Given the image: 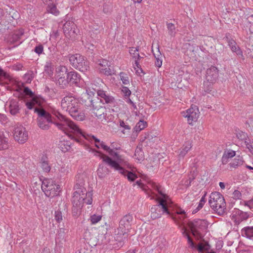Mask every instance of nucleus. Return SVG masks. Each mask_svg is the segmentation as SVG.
<instances>
[{
  "mask_svg": "<svg viewBox=\"0 0 253 253\" xmlns=\"http://www.w3.org/2000/svg\"><path fill=\"white\" fill-rule=\"evenodd\" d=\"M108 172L109 170L107 168H104L102 164L99 165V168L97 169V174L99 177H104L107 174H108Z\"/></svg>",
  "mask_w": 253,
  "mask_h": 253,
  "instance_id": "f704fd0d",
  "label": "nucleus"
},
{
  "mask_svg": "<svg viewBox=\"0 0 253 253\" xmlns=\"http://www.w3.org/2000/svg\"><path fill=\"white\" fill-rule=\"evenodd\" d=\"M9 107V111H18L19 109L17 102L15 100H11L9 102H7Z\"/></svg>",
  "mask_w": 253,
  "mask_h": 253,
  "instance_id": "79ce46f5",
  "label": "nucleus"
},
{
  "mask_svg": "<svg viewBox=\"0 0 253 253\" xmlns=\"http://www.w3.org/2000/svg\"><path fill=\"white\" fill-rule=\"evenodd\" d=\"M167 25L169 34L172 37L174 36L176 33L174 25L171 23H167Z\"/></svg>",
  "mask_w": 253,
  "mask_h": 253,
  "instance_id": "37998d69",
  "label": "nucleus"
},
{
  "mask_svg": "<svg viewBox=\"0 0 253 253\" xmlns=\"http://www.w3.org/2000/svg\"><path fill=\"white\" fill-rule=\"evenodd\" d=\"M72 99L69 97H64L61 101V107L64 111H76L73 110Z\"/></svg>",
  "mask_w": 253,
  "mask_h": 253,
  "instance_id": "412c9836",
  "label": "nucleus"
},
{
  "mask_svg": "<svg viewBox=\"0 0 253 253\" xmlns=\"http://www.w3.org/2000/svg\"><path fill=\"white\" fill-rule=\"evenodd\" d=\"M236 136L239 139L244 140V142L245 140H247L249 139L247 133L243 131H240L237 133Z\"/></svg>",
  "mask_w": 253,
  "mask_h": 253,
  "instance_id": "49530a36",
  "label": "nucleus"
},
{
  "mask_svg": "<svg viewBox=\"0 0 253 253\" xmlns=\"http://www.w3.org/2000/svg\"><path fill=\"white\" fill-rule=\"evenodd\" d=\"M135 252H136V250H135V249H134V250H129L125 253H135Z\"/></svg>",
  "mask_w": 253,
  "mask_h": 253,
  "instance_id": "774afa93",
  "label": "nucleus"
},
{
  "mask_svg": "<svg viewBox=\"0 0 253 253\" xmlns=\"http://www.w3.org/2000/svg\"><path fill=\"white\" fill-rule=\"evenodd\" d=\"M69 61L74 68L82 72H85L89 69V62L79 54L71 55Z\"/></svg>",
  "mask_w": 253,
  "mask_h": 253,
  "instance_id": "1a4fd4ad",
  "label": "nucleus"
},
{
  "mask_svg": "<svg viewBox=\"0 0 253 253\" xmlns=\"http://www.w3.org/2000/svg\"><path fill=\"white\" fill-rule=\"evenodd\" d=\"M53 65L51 61L46 62L44 66V73L51 77L53 73Z\"/></svg>",
  "mask_w": 253,
  "mask_h": 253,
  "instance_id": "2f4dec72",
  "label": "nucleus"
},
{
  "mask_svg": "<svg viewBox=\"0 0 253 253\" xmlns=\"http://www.w3.org/2000/svg\"><path fill=\"white\" fill-rule=\"evenodd\" d=\"M236 155V152L232 150L225 151L221 158L223 165H225L229 162V159L232 158Z\"/></svg>",
  "mask_w": 253,
  "mask_h": 253,
  "instance_id": "b1692460",
  "label": "nucleus"
},
{
  "mask_svg": "<svg viewBox=\"0 0 253 253\" xmlns=\"http://www.w3.org/2000/svg\"><path fill=\"white\" fill-rule=\"evenodd\" d=\"M241 205L248 207L252 211L253 210V199L248 201H243L240 202Z\"/></svg>",
  "mask_w": 253,
  "mask_h": 253,
  "instance_id": "c03bdc74",
  "label": "nucleus"
},
{
  "mask_svg": "<svg viewBox=\"0 0 253 253\" xmlns=\"http://www.w3.org/2000/svg\"><path fill=\"white\" fill-rule=\"evenodd\" d=\"M122 91L124 95L125 96H129L131 94V91L126 86L122 87Z\"/></svg>",
  "mask_w": 253,
  "mask_h": 253,
  "instance_id": "13d9d810",
  "label": "nucleus"
},
{
  "mask_svg": "<svg viewBox=\"0 0 253 253\" xmlns=\"http://www.w3.org/2000/svg\"><path fill=\"white\" fill-rule=\"evenodd\" d=\"M100 147L103 148L104 150L108 151L110 154H112L113 152H114L109 147L105 145L103 142H101L100 144Z\"/></svg>",
  "mask_w": 253,
  "mask_h": 253,
  "instance_id": "4d7b16f0",
  "label": "nucleus"
},
{
  "mask_svg": "<svg viewBox=\"0 0 253 253\" xmlns=\"http://www.w3.org/2000/svg\"><path fill=\"white\" fill-rule=\"evenodd\" d=\"M83 207V206L80 205L79 206H76L74 205V204H73V208H72V214L73 216L77 218L79 216V215L81 213V210L82 208Z\"/></svg>",
  "mask_w": 253,
  "mask_h": 253,
  "instance_id": "4c0bfd02",
  "label": "nucleus"
},
{
  "mask_svg": "<svg viewBox=\"0 0 253 253\" xmlns=\"http://www.w3.org/2000/svg\"><path fill=\"white\" fill-rule=\"evenodd\" d=\"M68 73L67 68L65 66L60 65L56 68L55 79L58 84L62 87L68 84Z\"/></svg>",
  "mask_w": 253,
  "mask_h": 253,
  "instance_id": "9b49d317",
  "label": "nucleus"
},
{
  "mask_svg": "<svg viewBox=\"0 0 253 253\" xmlns=\"http://www.w3.org/2000/svg\"><path fill=\"white\" fill-rule=\"evenodd\" d=\"M227 42L228 45L230 47L233 52L236 53L237 55L243 56L242 51L234 40L233 39L228 40Z\"/></svg>",
  "mask_w": 253,
  "mask_h": 253,
  "instance_id": "6ab92c4d",
  "label": "nucleus"
},
{
  "mask_svg": "<svg viewBox=\"0 0 253 253\" xmlns=\"http://www.w3.org/2000/svg\"><path fill=\"white\" fill-rule=\"evenodd\" d=\"M64 215L65 212H63L59 209L55 211L54 218L56 222L59 223L62 222L63 221V219H65Z\"/></svg>",
  "mask_w": 253,
  "mask_h": 253,
  "instance_id": "c9c22d12",
  "label": "nucleus"
},
{
  "mask_svg": "<svg viewBox=\"0 0 253 253\" xmlns=\"http://www.w3.org/2000/svg\"><path fill=\"white\" fill-rule=\"evenodd\" d=\"M129 52L130 54V55H131L132 58L133 59H140L141 58L139 54L138 53V49L136 47H130L129 50Z\"/></svg>",
  "mask_w": 253,
  "mask_h": 253,
  "instance_id": "58836bf2",
  "label": "nucleus"
},
{
  "mask_svg": "<svg viewBox=\"0 0 253 253\" xmlns=\"http://www.w3.org/2000/svg\"><path fill=\"white\" fill-rule=\"evenodd\" d=\"M91 137L94 140L95 143H99L100 142V140L94 136L92 135Z\"/></svg>",
  "mask_w": 253,
  "mask_h": 253,
  "instance_id": "338daca9",
  "label": "nucleus"
},
{
  "mask_svg": "<svg viewBox=\"0 0 253 253\" xmlns=\"http://www.w3.org/2000/svg\"><path fill=\"white\" fill-rule=\"evenodd\" d=\"M219 186L221 189H224L225 188V185L223 182H220L219 183Z\"/></svg>",
  "mask_w": 253,
  "mask_h": 253,
  "instance_id": "0e129e2a",
  "label": "nucleus"
},
{
  "mask_svg": "<svg viewBox=\"0 0 253 253\" xmlns=\"http://www.w3.org/2000/svg\"><path fill=\"white\" fill-rule=\"evenodd\" d=\"M96 153L101 154V158L103 159V162L108 164L112 168L114 169L115 170H118L120 173L126 175L127 179L130 181H134L137 178V176L136 174L131 172L128 171L121 167L118 163L116 161L113 160L109 157L101 154L99 151H97Z\"/></svg>",
  "mask_w": 253,
  "mask_h": 253,
  "instance_id": "423d86ee",
  "label": "nucleus"
},
{
  "mask_svg": "<svg viewBox=\"0 0 253 253\" xmlns=\"http://www.w3.org/2000/svg\"><path fill=\"white\" fill-rule=\"evenodd\" d=\"M81 76L76 71H71L68 73V84L69 82L77 84L80 81Z\"/></svg>",
  "mask_w": 253,
  "mask_h": 253,
  "instance_id": "a878e982",
  "label": "nucleus"
},
{
  "mask_svg": "<svg viewBox=\"0 0 253 253\" xmlns=\"http://www.w3.org/2000/svg\"><path fill=\"white\" fill-rule=\"evenodd\" d=\"M121 80L122 81L124 84H129V80L128 77L124 73H120Z\"/></svg>",
  "mask_w": 253,
  "mask_h": 253,
  "instance_id": "3c124183",
  "label": "nucleus"
},
{
  "mask_svg": "<svg viewBox=\"0 0 253 253\" xmlns=\"http://www.w3.org/2000/svg\"><path fill=\"white\" fill-rule=\"evenodd\" d=\"M9 139L6 136L5 132L0 130V151L7 149L9 147Z\"/></svg>",
  "mask_w": 253,
  "mask_h": 253,
  "instance_id": "aec40b11",
  "label": "nucleus"
},
{
  "mask_svg": "<svg viewBox=\"0 0 253 253\" xmlns=\"http://www.w3.org/2000/svg\"><path fill=\"white\" fill-rule=\"evenodd\" d=\"M42 190L48 197H53L59 194L60 186L52 179H44L42 185Z\"/></svg>",
  "mask_w": 253,
  "mask_h": 253,
  "instance_id": "9d476101",
  "label": "nucleus"
},
{
  "mask_svg": "<svg viewBox=\"0 0 253 253\" xmlns=\"http://www.w3.org/2000/svg\"><path fill=\"white\" fill-rule=\"evenodd\" d=\"M133 217L132 215L130 214L125 215L120 220L119 227L118 228V233L116 236V241H118V247H122L124 245L127 238V233L129 231L131 223L132 221Z\"/></svg>",
  "mask_w": 253,
  "mask_h": 253,
  "instance_id": "20e7f679",
  "label": "nucleus"
},
{
  "mask_svg": "<svg viewBox=\"0 0 253 253\" xmlns=\"http://www.w3.org/2000/svg\"><path fill=\"white\" fill-rule=\"evenodd\" d=\"M242 197V194L240 191L236 190L232 193V198L235 200L240 199Z\"/></svg>",
  "mask_w": 253,
  "mask_h": 253,
  "instance_id": "5fc2aeb1",
  "label": "nucleus"
},
{
  "mask_svg": "<svg viewBox=\"0 0 253 253\" xmlns=\"http://www.w3.org/2000/svg\"><path fill=\"white\" fill-rule=\"evenodd\" d=\"M95 90L93 88L90 89L89 88H87L86 89V93L89 96V99L90 98V97H92V96H94V95L95 93Z\"/></svg>",
  "mask_w": 253,
  "mask_h": 253,
  "instance_id": "bf43d9fd",
  "label": "nucleus"
},
{
  "mask_svg": "<svg viewBox=\"0 0 253 253\" xmlns=\"http://www.w3.org/2000/svg\"><path fill=\"white\" fill-rule=\"evenodd\" d=\"M184 184H185L187 187H189V186H190V185H191V181H189V180H186V181L185 182Z\"/></svg>",
  "mask_w": 253,
  "mask_h": 253,
  "instance_id": "69168bd1",
  "label": "nucleus"
},
{
  "mask_svg": "<svg viewBox=\"0 0 253 253\" xmlns=\"http://www.w3.org/2000/svg\"><path fill=\"white\" fill-rule=\"evenodd\" d=\"M159 54H156L155 53H154V55L156 58V62H155V65L158 67H161L162 65V55L161 53L159 52V47L157 48Z\"/></svg>",
  "mask_w": 253,
  "mask_h": 253,
  "instance_id": "a19ab883",
  "label": "nucleus"
},
{
  "mask_svg": "<svg viewBox=\"0 0 253 253\" xmlns=\"http://www.w3.org/2000/svg\"><path fill=\"white\" fill-rule=\"evenodd\" d=\"M75 191L72 197V204L76 206L82 205L84 203L90 205L92 203V192H87L85 188L81 184L76 183L74 186Z\"/></svg>",
  "mask_w": 253,
  "mask_h": 253,
  "instance_id": "7ed1b4c3",
  "label": "nucleus"
},
{
  "mask_svg": "<svg viewBox=\"0 0 253 253\" xmlns=\"http://www.w3.org/2000/svg\"><path fill=\"white\" fill-rule=\"evenodd\" d=\"M218 76V70L214 66H211L207 70L206 80L210 83H213Z\"/></svg>",
  "mask_w": 253,
  "mask_h": 253,
  "instance_id": "f3484780",
  "label": "nucleus"
},
{
  "mask_svg": "<svg viewBox=\"0 0 253 253\" xmlns=\"http://www.w3.org/2000/svg\"><path fill=\"white\" fill-rule=\"evenodd\" d=\"M147 123L143 120H140L136 125L134 128L136 132H138L146 127Z\"/></svg>",
  "mask_w": 253,
  "mask_h": 253,
  "instance_id": "e433bc0d",
  "label": "nucleus"
},
{
  "mask_svg": "<svg viewBox=\"0 0 253 253\" xmlns=\"http://www.w3.org/2000/svg\"><path fill=\"white\" fill-rule=\"evenodd\" d=\"M43 51V46L41 44H39L37 45L34 48V51L37 53L38 55H40L42 53Z\"/></svg>",
  "mask_w": 253,
  "mask_h": 253,
  "instance_id": "864d4df0",
  "label": "nucleus"
},
{
  "mask_svg": "<svg viewBox=\"0 0 253 253\" xmlns=\"http://www.w3.org/2000/svg\"><path fill=\"white\" fill-rule=\"evenodd\" d=\"M59 147L63 152H66L71 148V143L68 141H60L58 144Z\"/></svg>",
  "mask_w": 253,
  "mask_h": 253,
  "instance_id": "473e14b6",
  "label": "nucleus"
},
{
  "mask_svg": "<svg viewBox=\"0 0 253 253\" xmlns=\"http://www.w3.org/2000/svg\"><path fill=\"white\" fill-rule=\"evenodd\" d=\"M69 113L71 116L77 121H83L85 117L84 112H69Z\"/></svg>",
  "mask_w": 253,
  "mask_h": 253,
  "instance_id": "c756f323",
  "label": "nucleus"
},
{
  "mask_svg": "<svg viewBox=\"0 0 253 253\" xmlns=\"http://www.w3.org/2000/svg\"><path fill=\"white\" fill-rule=\"evenodd\" d=\"M170 215L174 222L178 224H181H181H182L183 220L186 217L185 212L184 211H177L175 214L173 215L170 214Z\"/></svg>",
  "mask_w": 253,
  "mask_h": 253,
  "instance_id": "4be33fe9",
  "label": "nucleus"
},
{
  "mask_svg": "<svg viewBox=\"0 0 253 253\" xmlns=\"http://www.w3.org/2000/svg\"><path fill=\"white\" fill-rule=\"evenodd\" d=\"M140 59H134V64L133 65V68L136 70V72H138V69H140V66L139 64V60Z\"/></svg>",
  "mask_w": 253,
  "mask_h": 253,
  "instance_id": "052dcab7",
  "label": "nucleus"
},
{
  "mask_svg": "<svg viewBox=\"0 0 253 253\" xmlns=\"http://www.w3.org/2000/svg\"><path fill=\"white\" fill-rule=\"evenodd\" d=\"M191 232L193 236L197 240L202 238L203 235L201 232L206 230L208 227L207 221L205 220L196 219L188 223Z\"/></svg>",
  "mask_w": 253,
  "mask_h": 253,
  "instance_id": "0eeeda50",
  "label": "nucleus"
},
{
  "mask_svg": "<svg viewBox=\"0 0 253 253\" xmlns=\"http://www.w3.org/2000/svg\"><path fill=\"white\" fill-rule=\"evenodd\" d=\"M209 245L208 244L207 245H204L202 243L199 244L197 246H196V248L199 253H203V251L204 250H208L209 249V247H208Z\"/></svg>",
  "mask_w": 253,
  "mask_h": 253,
  "instance_id": "09e8293b",
  "label": "nucleus"
},
{
  "mask_svg": "<svg viewBox=\"0 0 253 253\" xmlns=\"http://www.w3.org/2000/svg\"><path fill=\"white\" fill-rule=\"evenodd\" d=\"M97 95L100 97L99 101L98 100H89L93 109L98 110L101 109L102 107L100 106V104L101 102L103 101H104L106 103H111L114 102V98L111 96L106 95L104 91L98 90L97 91ZM98 99H97V100Z\"/></svg>",
  "mask_w": 253,
  "mask_h": 253,
  "instance_id": "ddd939ff",
  "label": "nucleus"
},
{
  "mask_svg": "<svg viewBox=\"0 0 253 253\" xmlns=\"http://www.w3.org/2000/svg\"><path fill=\"white\" fill-rule=\"evenodd\" d=\"M94 115L101 121H104L105 122H109L112 121L114 117L111 114H107V112H103L101 114H98L96 112H94Z\"/></svg>",
  "mask_w": 253,
  "mask_h": 253,
  "instance_id": "393cba45",
  "label": "nucleus"
},
{
  "mask_svg": "<svg viewBox=\"0 0 253 253\" xmlns=\"http://www.w3.org/2000/svg\"><path fill=\"white\" fill-rule=\"evenodd\" d=\"M56 5L52 4L49 5L48 10L50 13L56 16L59 13L58 10L57 9V5L58 4V2H56Z\"/></svg>",
  "mask_w": 253,
  "mask_h": 253,
  "instance_id": "ea45409f",
  "label": "nucleus"
},
{
  "mask_svg": "<svg viewBox=\"0 0 253 253\" xmlns=\"http://www.w3.org/2000/svg\"><path fill=\"white\" fill-rule=\"evenodd\" d=\"M205 202H206L205 195H204L201 198L197 208L193 211V213H196L201 209H202V207H203Z\"/></svg>",
  "mask_w": 253,
  "mask_h": 253,
  "instance_id": "de8ad7c7",
  "label": "nucleus"
},
{
  "mask_svg": "<svg viewBox=\"0 0 253 253\" xmlns=\"http://www.w3.org/2000/svg\"><path fill=\"white\" fill-rule=\"evenodd\" d=\"M85 46L89 49L93 50L94 48V45L91 43H86L85 44Z\"/></svg>",
  "mask_w": 253,
  "mask_h": 253,
  "instance_id": "e2e57ef3",
  "label": "nucleus"
},
{
  "mask_svg": "<svg viewBox=\"0 0 253 253\" xmlns=\"http://www.w3.org/2000/svg\"><path fill=\"white\" fill-rule=\"evenodd\" d=\"M243 163V159L242 156H237L234 160L229 164L230 169H236L238 167L242 165Z\"/></svg>",
  "mask_w": 253,
  "mask_h": 253,
  "instance_id": "c85d7f7f",
  "label": "nucleus"
},
{
  "mask_svg": "<svg viewBox=\"0 0 253 253\" xmlns=\"http://www.w3.org/2000/svg\"><path fill=\"white\" fill-rule=\"evenodd\" d=\"M192 148V141L188 140L183 144L181 148L180 149L179 153V157L180 158H183L187 152Z\"/></svg>",
  "mask_w": 253,
  "mask_h": 253,
  "instance_id": "5701e85b",
  "label": "nucleus"
},
{
  "mask_svg": "<svg viewBox=\"0 0 253 253\" xmlns=\"http://www.w3.org/2000/svg\"><path fill=\"white\" fill-rule=\"evenodd\" d=\"M120 125L121 127H124V129H123L122 131L123 133H125V131L126 130H127L126 132H129L130 129V126L127 125H126V123L122 120L120 121Z\"/></svg>",
  "mask_w": 253,
  "mask_h": 253,
  "instance_id": "8fccbe9b",
  "label": "nucleus"
},
{
  "mask_svg": "<svg viewBox=\"0 0 253 253\" xmlns=\"http://www.w3.org/2000/svg\"><path fill=\"white\" fill-rule=\"evenodd\" d=\"M8 122V117L5 114H0V123L2 124H6Z\"/></svg>",
  "mask_w": 253,
  "mask_h": 253,
  "instance_id": "6e6d98bb",
  "label": "nucleus"
},
{
  "mask_svg": "<svg viewBox=\"0 0 253 253\" xmlns=\"http://www.w3.org/2000/svg\"><path fill=\"white\" fill-rule=\"evenodd\" d=\"M150 186L158 191L162 196V198L158 199V204L154 205L151 209V217L153 219L160 218L161 215L166 213L170 215V212L168 209V202L166 200L167 195L163 193L160 189V187L156 183L152 182L149 184Z\"/></svg>",
  "mask_w": 253,
  "mask_h": 253,
  "instance_id": "f03ea898",
  "label": "nucleus"
},
{
  "mask_svg": "<svg viewBox=\"0 0 253 253\" xmlns=\"http://www.w3.org/2000/svg\"><path fill=\"white\" fill-rule=\"evenodd\" d=\"M97 68L99 72L106 75H111L112 71L110 68L108 60L103 59H98L96 62Z\"/></svg>",
  "mask_w": 253,
  "mask_h": 253,
  "instance_id": "2eb2a0df",
  "label": "nucleus"
},
{
  "mask_svg": "<svg viewBox=\"0 0 253 253\" xmlns=\"http://www.w3.org/2000/svg\"><path fill=\"white\" fill-rule=\"evenodd\" d=\"M241 232L243 236L251 239L253 237V226L244 227L242 229Z\"/></svg>",
  "mask_w": 253,
  "mask_h": 253,
  "instance_id": "7c9ffc66",
  "label": "nucleus"
},
{
  "mask_svg": "<svg viewBox=\"0 0 253 253\" xmlns=\"http://www.w3.org/2000/svg\"><path fill=\"white\" fill-rule=\"evenodd\" d=\"M24 93L25 95L33 97L32 99L27 102L26 105L29 109H34V111H45L42 107L44 103V100L40 96H34V94L28 87H25Z\"/></svg>",
  "mask_w": 253,
  "mask_h": 253,
  "instance_id": "6e6552de",
  "label": "nucleus"
},
{
  "mask_svg": "<svg viewBox=\"0 0 253 253\" xmlns=\"http://www.w3.org/2000/svg\"><path fill=\"white\" fill-rule=\"evenodd\" d=\"M134 158L138 161L143 160L144 159V152L140 146H137L134 153Z\"/></svg>",
  "mask_w": 253,
  "mask_h": 253,
  "instance_id": "72a5a7b5",
  "label": "nucleus"
},
{
  "mask_svg": "<svg viewBox=\"0 0 253 253\" xmlns=\"http://www.w3.org/2000/svg\"><path fill=\"white\" fill-rule=\"evenodd\" d=\"M182 116L187 118V122L189 125H192L193 122L198 120L200 112H182Z\"/></svg>",
  "mask_w": 253,
  "mask_h": 253,
  "instance_id": "a211bd4d",
  "label": "nucleus"
},
{
  "mask_svg": "<svg viewBox=\"0 0 253 253\" xmlns=\"http://www.w3.org/2000/svg\"><path fill=\"white\" fill-rule=\"evenodd\" d=\"M13 134L15 141L20 144L24 143L28 139V131L23 126L20 124L15 126Z\"/></svg>",
  "mask_w": 253,
  "mask_h": 253,
  "instance_id": "f8f14e48",
  "label": "nucleus"
},
{
  "mask_svg": "<svg viewBox=\"0 0 253 253\" xmlns=\"http://www.w3.org/2000/svg\"><path fill=\"white\" fill-rule=\"evenodd\" d=\"M198 107L195 105H192L190 109H187L186 111H198Z\"/></svg>",
  "mask_w": 253,
  "mask_h": 253,
  "instance_id": "680f3d73",
  "label": "nucleus"
},
{
  "mask_svg": "<svg viewBox=\"0 0 253 253\" xmlns=\"http://www.w3.org/2000/svg\"><path fill=\"white\" fill-rule=\"evenodd\" d=\"M40 166L42 170L45 172H49L51 169L50 165L46 157H42L40 162Z\"/></svg>",
  "mask_w": 253,
  "mask_h": 253,
  "instance_id": "bb28decb",
  "label": "nucleus"
},
{
  "mask_svg": "<svg viewBox=\"0 0 253 253\" xmlns=\"http://www.w3.org/2000/svg\"><path fill=\"white\" fill-rule=\"evenodd\" d=\"M210 207L219 215H223L226 211V204L223 196L218 192L212 193L209 200Z\"/></svg>",
  "mask_w": 253,
  "mask_h": 253,
  "instance_id": "39448f33",
  "label": "nucleus"
},
{
  "mask_svg": "<svg viewBox=\"0 0 253 253\" xmlns=\"http://www.w3.org/2000/svg\"><path fill=\"white\" fill-rule=\"evenodd\" d=\"M251 214V213L235 209L231 214V218L235 225H239L242 221H246L252 217Z\"/></svg>",
  "mask_w": 253,
  "mask_h": 253,
  "instance_id": "4468645a",
  "label": "nucleus"
},
{
  "mask_svg": "<svg viewBox=\"0 0 253 253\" xmlns=\"http://www.w3.org/2000/svg\"><path fill=\"white\" fill-rule=\"evenodd\" d=\"M38 113V123L39 127L44 130L49 128V124H54L59 129L67 134L72 139L81 142V137L87 139L88 135L82 130L72 121L67 119L60 112H36Z\"/></svg>",
  "mask_w": 253,
  "mask_h": 253,
  "instance_id": "f257e3e1",
  "label": "nucleus"
},
{
  "mask_svg": "<svg viewBox=\"0 0 253 253\" xmlns=\"http://www.w3.org/2000/svg\"><path fill=\"white\" fill-rule=\"evenodd\" d=\"M182 233L183 236L186 238V239H187V242L188 244L189 245V247L191 248L196 249V246L195 245V243H194L192 239L190 237L189 234L188 233L187 229L185 226H183L182 228Z\"/></svg>",
  "mask_w": 253,
  "mask_h": 253,
  "instance_id": "cd10ccee",
  "label": "nucleus"
},
{
  "mask_svg": "<svg viewBox=\"0 0 253 253\" xmlns=\"http://www.w3.org/2000/svg\"><path fill=\"white\" fill-rule=\"evenodd\" d=\"M63 30L66 36L68 38L75 37L76 35V25L72 21H66L63 27Z\"/></svg>",
  "mask_w": 253,
  "mask_h": 253,
  "instance_id": "dca6fc26",
  "label": "nucleus"
},
{
  "mask_svg": "<svg viewBox=\"0 0 253 253\" xmlns=\"http://www.w3.org/2000/svg\"><path fill=\"white\" fill-rule=\"evenodd\" d=\"M102 218L101 215L94 214L90 217V220L92 224H95L99 222Z\"/></svg>",
  "mask_w": 253,
  "mask_h": 253,
  "instance_id": "603ef678",
  "label": "nucleus"
},
{
  "mask_svg": "<svg viewBox=\"0 0 253 253\" xmlns=\"http://www.w3.org/2000/svg\"><path fill=\"white\" fill-rule=\"evenodd\" d=\"M244 143L246 148L253 155V140L249 139L247 140H245Z\"/></svg>",
  "mask_w": 253,
  "mask_h": 253,
  "instance_id": "a18cd8bd",
  "label": "nucleus"
}]
</instances>
